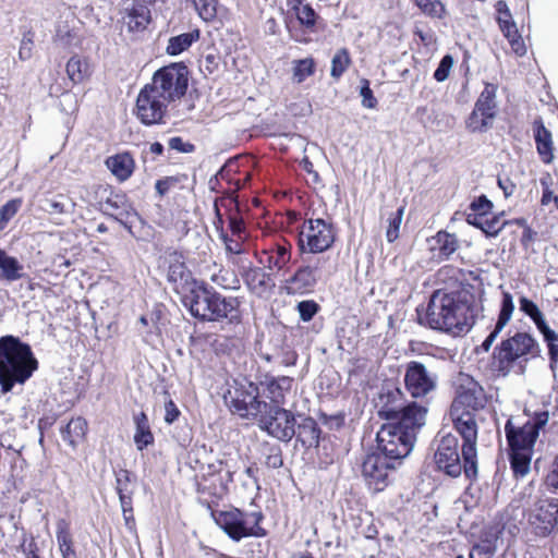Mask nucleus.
<instances>
[{"label":"nucleus","instance_id":"obj_1","mask_svg":"<svg viewBox=\"0 0 558 558\" xmlns=\"http://www.w3.org/2000/svg\"><path fill=\"white\" fill-rule=\"evenodd\" d=\"M487 403L484 388L475 381L461 386L450 407V417L457 432L463 438L462 457L465 460V476L477 474L476 437L477 420L485 421L483 412Z\"/></svg>","mask_w":558,"mask_h":558},{"label":"nucleus","instance_id":"obj_2","mask_svg":"<svg viewBox=\"0 0 558 558\" xmlns=\"http://www.w3.org/2000/svg\"><path fill=\"white\" fill-rule=\"evenodd\" d=\"M474 296L461 289L451 292L437 290L427 305L425 320L428 327L453 336L469 331L474 324Z\"/></svg>","mask_w":558,"mask_h":558},{"label":"nucleus","instance_id":"obj_3","mask_svg":"<svg viewBox=\"0 0 558 558\" xmlns=\"http://www.w3.org/2000/svg\"><path fill=\"white\" fill-rule=\"evenodd\" d=\"M38 368V361L28 343L19 337H0V388L2 393L15 385H24Z\"/></svg>","mask_w":558,"mask_h":558},{"label":"nucleus","instance_id":"obj_4","mask_svg":"<svg viewBox=\"0 0 558 558\" xmlns=\"http://www.w3.org/2000/svg\"><path fill=\"white\" fill-rule=\"evenodd\" d=\"M424 424L423 412L420 410H416L412 418L384 424L377 432V453L399 464L412 451L416 433Z\"/></svg>","mask_w":558,"mask_h":558},{"label":"nucleus","instance_id":"obj_5","mask_svg":"<svg viewBox=\"0 0 558 558\" xmlns=\"http://www.w3.org/2000/svg\"><path fill=\"white\" fill-rule=\"evenodd\" d=\"M539 352V344L530 332L517 331L495 347L490 373L497 372L498 376H507L519 359L527 362L529 356L536 357Z\"/></svg>","mask_w":558,"mask_h":558},{"label":"nucleus","instance_id":"obj_6","mask_svg":"<svg viewBox=\"0 0 558 558\" xmlns=\"http://www.w3.org/2000/svg\"><path fill=\"white\" fill-rule=\"evenodd\" d=\"M215 523L235 542L245 537H263L265 529L259 523L264 515L260 511L244 512L236 508L227 511H211Z\"/></svg>","mask_w":558,"mask_h":558},{"label":"nucleus","instance_id":"obj_7","mask_svg":"<svg viewBox=\"0 0 558 558\" xmlns=\"http://www.w3.org/2000/svg\"><path fill=\"white\" fill-rule=\"evenodd\" d=\"M529 420L521 426L515 427L511 420L505 426L506 438L509 449L533 452L539 432L547 425L549 420L548 410H537L532 414L524 410Z\"/></svg>","mask_w":558,"mask_h":558},{"label":"nucleus","instance_id":"obj_8","mask_svg":"<svg viewBox=\"0 0 558 558\" xmlns=\"http://www.w3.org/2000/svg\"><path fill=\"white\" fill-rule=\"evenodd\" d=\"M225 403L234 414L244 418H256L260 416L267 402L259 400V389L252 381L238 384L229 388L223 395Z\"/></svg>","mask_w":558,"mask_h":558},{"label":"nucleus","instance_id":"obj_9","mask_svg":"<svg viewBox=\"0 0 558 558\" xmlns=\"http://www.w3.org/2000/svg\"><path fill=\"white\" fill-rule=\"evenodd\" d=\"M189 85V70L182 62L171 63L159 69L153 76L151 87L154 93L166 99L169 104L183 97Z\"/></svg>","mask_w":558,"mask_h":558},{"label":"nucleus","instance_id":"obj_10","mask_svg":"<svg viewBox=\"0 0 558 558\" xmlns=\"http://www.w3.org/2000/svg\"><path fill=\"white\" fill-rule=\"evenodd\" d=\"M336 233L331 221L310 218L304 221L299 233L298 245L302 254H319L329 250Z\"/></svg>","mask_w":558,"mask_h":558},{"label":"nucleus","instance_id":"obj_11","mask_svg":"<svg viewBox=\"0 0 558 558\" xmlns=\"http://www.w3.org/2000/svg\"><path fill=\"white\" fill-rule=\"evenodd\" d=\"M295 415L278 404L271 405L267 403L258 417V426L269 436L289 442L295 435Z\"/></svg>","mask_w":558,"mask_h":558},{"label":"nucleus","instance_id":"obj_12","mask_svg":"<svg viewBox=\"0 0 558 558\" xmlns=\"http://www.w3.org/2000/svg\"><path fill=\"white\" fill-rule=\"evenodd\" d=\"M378 414L390 422H403L405 417L412 418L416 410L423 412V420L426 417L427 409L416 402L404 403L403 393L397 387L384 388L379 395Z\"/></svg>","mask_w":558,"mask_h":558},{"label":"nucleus","instance_id":"obj_13","mask_svg":"<svg viewBox=\"0 0 558 558\" xmlns=\"http://www.w3.org/2000/svg\"><path fill=\"white\" fill-rule=\"evenodd\" d=\"M434 459L438 470L451 477H458L462 470L465 472V460L463 459L464 463L462 465L459 441L456 435L446 434L441 436L438 440Z\"/></svg>","mask_w":558,"mask_h":558},{"label":"nucleus","instance_id":"obj_14","mask_svg":"<svg viewBox=\"0 0 558 558\" xmlns=\"http://www.w3.org/2000/svg\"><path fill=\"white\" fill-rule=\"evenodd\" d=\"M529 522L537 537L549 536L558 524V498H539L535 501Z\"/></svg>","mask_w":558,"mask_h":558},{"label":"nucleus","instance_id":"obj_15","mask_svg":"<svg viewBox=\"0 0 558 558\" xmlns=\"http://www.w3.org/2000/svg\"><path fill=\"white\" fill-rule=\"evenodd\" d=\"M437 380V375L429 372L423 363L411 361L407 364L404 384L413 398H423L434 391Z\"/></svg>","mask_w":558,"mask_h":558},{"label":"nucleus","instance_id":"obj_16","mask_svg":"<svg viewBox=\"0 0 558 558\" xmlns=\"http://www.w3.org/2000/svg\"><path fill=\"white\" fill-rule=\"evenodd\" d=\"M169 102L145 86L136 99V116L145 125L163 123V117Z\"/></svg>","mask_w":558,"mask_h":558},{"label":"nucleus","instance_id":"obj_17","mask_svg":"<svg viewBox=\"0 0 558 558\" xmlns=\"http://www.w3.org/2000/svg\"><path fill=\"white\" fill-rule=\"evenodd\" d=\"M397 464L386 459L380 453L368 454L362 463V474L374 492H383L389 484V474Z\"/></svg>","mask_w":558,"mask_h":558},{"label":"nucleus","instance_id":"obj_18","mask_svg":"<svg viewBox=\"0 0 558 558\" xmlns=\"http://www.w3.org/2000/svg\"><path fill=\"white\" fill-rule=\"evenodd\" d=\"M495 20L502 35L507 38L512 51L517 56L523 57L526 53V47L521 34L518 31L517 24L512 17L508 4L505 1L499 0L495 4Z\"/></svg>","mask_w":558,"mask_h":558},{"label":"nucleus","instance_id":"obj_19","mask_svg":"<svg viewBox=\"0 0 558 558\" xmlns=\"http://www.w3.org/2000/svg\"><path fill=\"white\" fill-rule=\"evenodd\" d=\"M214 292V288L209 287L204 281L196 280L180 295L183 304L189 307L191 315L204 320Z\"/></svg>","mask_w":558,"mask_h":558},{"label":"nucleus","instance_id":"obj_20","mask_svg":"<svg viewBox=\"0 0 558 558\" xmlns=\"http://www.w3.org/2000/svg\"><path fill=\"white\" fill-rule=\"evenodd\" d=\"M240 305L241 301L238 298H226L215 290L214 294H211L210 304L203 322L227 319L231 324H238L241 320Z\"/></svg>","mask_w":558,"mask_h":558},{"label":"nucleus","instance_id":"obj_21","mask_svg":"<svg viewBox=\"0 0 558 558\" xmlns=\"http://www.w3.org/2000/svg\"><path fill=\"white\" fill-rule=\"evenodd\" d=\"M167 278L178 294L186 291V289L196 281L186 267L182 256L177 253L170 256Z\"/></svg>","mask_w":558,"mask_h":558},{"label":"nucleus","instance_id":"obj_22","mask_svg":"<svg viewBox=\"0 0 558 558\" xmlns=\"http://www.w3.org/2000/svg\"><path fill=\"white\" fill-rule=\"evenodd\" d=\"M240 274L247 289L258 296L264 295L274 287L270 275L259 267H253L251 263L243 264Z\"/></svg>","mask_w":558,"mask_h":558},{"label":"nucleus","instance_id":"obj_23","mask_svg":"<svg viewBox=\"0 0 558 558\" xmlns=\"http://www.w3.org/2000/svg\"><path fill=\"white\" fill-rule=\"evenodd\" d=\"M102 210L129 229L131 228L129 223H132V218L137 217L136 211L126 202L125 196L121 194H111L107 197L102 204Z\"/></svg>","mask_w":558,"mask_h":558},{"label":"nucleus","instance_id":"obj_24","mask_svg":"<svg viewBox=\"0 0 558 558\" xmlns=\"http://www.w3.org/2000/svg\"><path fill=\"white\" fill-rule=\"evenodd\" d=\"M533 137L537 154L544 163H550L554 159V143L551 132L545 126L543 118L537 117L532 123Z\"/></svg>","mask_w":558,"mask_h":558},{"label":"nucleus","instance_id":"obj_25","mask_svg":"<svg viewBox=\"0 0 558 558\" xmlns=\"http://www.w3.org/2000/svg\"><path fill=\"white\" fill-rule=\"evenodd\" d=\"M319 280L302 264L296 271L286 280L284 289L288 294H305L314 290Z\"/></svg>","mask_w":558,"mask_h":558},{"label":"nucleus","instance_id":"obj_26","mask_svg":"<svg viewBox=\"0 0 558 558\" xmlns=\"http://www.w3.org/2000/svg\"><path fill=\"white\" fill-rule=\"evenodd\" d=\"M299 423H295L296 442L304 448L317 447L319 444L320 428L317 422L311 416H300Z\"/></svg>","mask_w":558,"mask_h":558},{"label":"nucleus","instance_id":"obj_27","mask_svg":"<svg viewBox=\"0 0 558 558\" xmlns=\"http://www.w3.org/2000/svg\"><path fill=\"white\" fill-rule=\"evenodd\" d=\"M465 216L469 225L476 227L488 236V198L486 195L483 194L474 199Z\"/></svg>","mask_w":558,"mask_h":558},{"label":"nucleus","instance_id":"obj_28","mask_svg":"<svg viewBox=\"0 0 558 558\" xmlns=\"http://www.w3.org/2000/svg\"><path fill=\"white\" fill-rule=\"evenodd\" d=\"M433 256L438 259H447L452 255L458 246V239L453 233L438 231L435 236L428 240Z\"/></svg>","mask_w":558,"mask_h":558},{"label":"nucleus","instance_id":"obj_29","mask_svg":"<svg viewBox=\"0 0 558 558\" xmlns=\"http://www.w3.org/2000/svg\"><path fill=\"white\" fill-rule=\"evenodd\" d=\"M488 120V83H485V88L481 93L474 110L470 114L466 125L472 131H484Z\"/></svg>","mask_w":558,"mask_h":558},{"label":"nucleus","instance_id":"obj_30","mask_svg":"<svg viewBox=\"0 0 558 558\" xmlns=\"http://www.w3.org/2000/svg\"><path fill=\"white\" fill-rule=\"evenodd\" d=\"M106 166L119 181L123 182L132 175L135 162L130 153H121L108 157Z\"/></svg>","mask_w":558,"mask_h":558},{"label":"nucleus","instance_id":"obj_31","mask_svg":"<svg viewBox=\"0 0 558 558\" xmlns=\"http://www.w3.org/2000/svg\"><path fill=\"white\" fill-rule=\"evenodd\" d=\"M293 379L289 376L271 377L267 381V398L271 405L281 407L286 402V393L291 390Z\"/></svg>","mask_w":558,"mask_h":558},{"label":"nucleus","instance_id":"obj_32","mask_svg":"<svg viewBox=\"0 0 558 558\" xmlns=\"http://www.w3.org/2000/svg\"><path fill=\"white\" fill-rule=\"evenodd\" d=\"M232 482V473L230 470L225 471L223 476L213 477L207 481H197L196 489L199 494H208L210 496L221 498L228 492V485Z\"/></svg>","mask_w":558,"mask_h":558},{"label":"nucleus","instance_id":"obj_33","mask_svg":"<svg viewBox=\"0 0 558 558\" xmlns=\"http://www.w3.org/2000/svg\"><path fill=\"white\" fill-rule=\"evenodd\" d=\"M514 311V303L511 293L507 291H502L501 300L499 305V314L495 325V328L490 330V345L500 333V331L505 328V326L511 319L512 313Z\"/></svg>","mask_w":558,"mask_h":558},{"label":"nucleus","instance_id":"obj_34","mask_svg":"<svg viewBox=\"0 0 558 558\" xmlns=\"http://www.w3.org/2000/svg\"><path fill=\"white\" fill-rule=\"evenodd\" d=\"M24 266L4 250L0 248V278L12 282L24 277Z\"/></svg>","mask_w":558,"mask_h":558},{"label":"nucleus","instance_id":"obj_35","mask_svg":"<svg viewBox=\"0 0 558 558\" xmlns=\"http://www.w3.org/2000/svg\"><path fill=\"white\" fill-rule=\"evenodd\" d=\"M532 456L533 452L529 451L508 450L510 469L517 480L524 477L530 472Z\"/></svg>","mask_w":558,"mask_h":558},{"label":"nucleus","instance_id":"obj_36","mask_svg":"<svg viewBox=\"0 0 558 558\" xmlns=\"http://www.w3.org/2000/svg\"><path fill=\"white\" fill-rule=\"evenodd\" d=\"M199 39V31L197 28L191 32L172 36L168 40L166 51L169 56H178L186 51L195 41Z\"/></svg>","mask_w":558,"mask_h":558},{"label":"nucleus","instance_id":"obj_37","mask_svg":"<svg viewBox=\"0 0 558 558\" xmlns=\"http://www.w3.org/2000/svg\"><path fill=\"white\" fill-rule=\"evenodd\" d=\"M136 430L134 434V441L138 450H143L148 445L153 444L154 436L150 432L148 417L144 412L137 414L134 418Z\"/></svg>","mask_w":558,"mask_h":558},{"label":"nucleus","instance_id":"obj_38","mask_svg":"<svg viewBox=\"0 0 558 558\" xmlns=\"http://www.w3.org/2000/svg\"><path fill=\"white\" fill-rule=\"evenodd\" d=\"M86 429L87 423L85 418L81 416L72 418L61 429L62 439L68 441L71 446H75L77 441L84 438Z\"/></svg>","mask_w":558,"mask_h":558},{"label":"nucleus","instance_id":"obj_39","mask_svg":"<svg viewBox=\"0 0 558 558\" xmlns=\"http://www.w3.org/2000/svg\"><path fill=\"white\" fill-rule=\"evenodd\" d=\"M291 260V245L277 243L268 256V267L282 270Z\"/></svg>","mask_w":558,"mask_h":558},{"label":"nucleus","instance_id":"obj_40","mask_svg":"<svg viewBox=\"0 0 558 558\" xmlns=\"http://www.w3.org/2000/svg\"><path fill=\"white\" fill-rule=\"evenodd\" d=\"M150 21V11L145 5L134 7L126 15V24L130 31H143Z\"/></svg>","mask_w":558,"mask_h":558},{"label":"nucleus","instance_id":"obj_41","mask_svg":"<svg viewBox=\"0 0 558 558\" xmlns=\"http://www.w3.org/2000/svg\"><path fill=\"white\" fill-rule=\"evenodd\" d=\"M519 310L532 320L536 328L546 320L538 305L525 295L519 298Z\"/></svg>","mask_w":558,"mask_h":558},{"label":"nucleus","instance_id":"obj_42","mask_svg":"<svg viewBox=\"0 0 558 558\" xmlns=\"http://www.w3.org/2000/svg\"><path fill=\"white\" fill-rule=\"evenodd\" d=\"M315 72V61L312 58H305L293 62V80L296 83L304 82Z\"/></svg>","mask_w":558,"mask_h":558},{"label":"nucleus","instance_id":"obj_43","mask_svg":"<svg viewBox=\"0 0 558 558\" xmlns=\"http://www.w3.org/2000/svg\"><path fill=\"white\" fill-rule=\"evenodd\" d=\"M351 63V59L347 49H339L331 60L330 75L333 78H339L347 71Z\"/></svg>","mask_w":558,"mask_h":558},{"label":"nucleus","instance_id":"obj_44","mask_svg":"<svg viewBox=\"0 0 558 558\" xmlns=\"http://www.w3.org/2000/svg\"><path fill=\"white\" fill-rule=\"evenodd\" d=\"M303 264L312 271L318 280L328 272L329 259L324 256H308L303 258Z\"/></svg>","mask_w":558,"mask_h":558},{"label":"nucleus","instance_id":"obj_45","mask_svg":"<svg viewBox=\"0 0 558 558\" xmlns=\"http://www.w3.org/2000/svg\"><path fill=\"white\" fill-rule=\"evenodd\" d=\"M22 206L21 198H14L0 207V231L4 230L9 221L17 214Z\"/></svg>","mask_w":558,"mask_h":558},{"label":"nucleus","instance_id":"obj_46","mask_svg":"<svg viewBox=\"0 0 558 558\" xmlns=\"http://www.w3.org/2000/svg\"><path fill=\"white\" fill-rule=\"evenodd\" d=\"M403 213H404V207L401 206L395 213H392L390 215V217L388 218V228L386 231V238H387V241L390 243H392L393 241H396L399 238V230H400V226L402 222Z\"/></svg>","mask_w":558,"mask_h":558},{"label":"nucleus","instance_id":"obj_47","mask_svg":"<svg viewBox=\"0 0 558 558\" xmlns=\"http://www.w3.org/2000/svg\"><path fill=\"white\" fill-rule=\"evenodd\" d=\"M204 21H210L216 16V0H190Z\"/></svg>","mask_w":558,"mask_h":558},{"label":"nucleus","instance_id":"obj_48","mask_svg":"<svg viewBox=\"0 0 558 558\" xmlns=\"http://www.w3.org/2000/svg\"><path fill=\"white\" fill-rule=\"evenodd\" d=\"M220 207H223L228 211V215L230 213H236L240 210L239 202H238L236 197L232 194L226 195V196H222V197L216 199L215 210H216L217 218L220 222L222 221V216L220 214Z\"/></svg>","mask_w":558,"mask_h":558},{"label":"nucleus","instance_id":"obj_49","mask_svg":"<svg viewBox=\"0 0 558 558\" xmlns=\"http://www.w3.org/2000/svg\"><path fill=\"white\" fill-rule=\"evenodd\" d=\"M85 66L78 57H72L66 63V73L73 83H80L85 75Z\"/></svg>","mask_w":558,"mask_h":558},{"label":"nucleus","instance_id":"obj_50","mask_svg":"<svg viewBox=\"0 0 558 558\" xmlns=\"http://www.w3.org/2000/svg\"><path fill=\"white\" fill-rule=\"evenodd\" d=\"M295 11L298 20L303 26L307 28L315 26L317 15L310 4L300 3V5L295 7Z\"/></svg>","mask_w":558,"mask_h":558},{"label":"nucleus","instance_id":"obj_51","mask_svg":"<svg viewBox=\"0 0 558 558\" xmlns=\"http://www.w3.org/2000/svg\"><path fill=\"white\" fill-rule=\"evenodd\" d=\"M185 179H186V177L184 174L183 175H171V177H166L163 179H160L155 183L156 192L160 197H162L166 194H168L171 189L175 187L178 184L185 181Z\"/></svg>","mask_w":558,"mask_h":558},{"label":"nucleus","instance_id":"obj_52","mask_svg":"<svg viewBox=\"0 0 558 558\" xmlns=\"http://www.w3.org/2000/svg\"><path fill=\"white\" fill-rule=\"evenodd\" d=\"M70 205V201L64 195H58L56 198L46 199L45 210L50 215L65 214Z\"/></svg>","mask_w":558,"mask_h":558},{"label":"nucleus","instance_id":"obj_53","mask_svg":"<svg viewBox=\"0 0 558 558\" xmlns=\"http://www.w3.org/2000/svg\"><path fill=\"white\" fill-rule=\"evenodd\" d=\"M223 240L227 253L232 256L230 258V262L233 265L239 266L242 263V259L236 256L244 254L245 250L243 247V244L238 240L228 238L227 235L223 236Z\"/></svg>","mask_w":558,"mask_h":558},{"label":"nucleus","instance_id":"obj_54","mask_svg":"<svg viewBox=\"0 0 558 558\" xmlns=\"http://www.w3.org/2000/svg\"><path fill=\"white\" fill-rule=\"evenodd\" d=\"M320 306L314 300L301 301L296 305L300 318L303 322H310L319 311Z\"/></svg>","mask_w":558,"mask_h":558},{"label":"nucleus","instance_id":"obj_55","mask_svg":"<svg viewBox=\"0 0 558 558\" xmlns=\"http://www.w3.org/2000/svg\"><path fill=\"white\" fill-rule=\"evenodd\" d=\"M418 8L430 16L440 17L444 12V5L438 0H415Z\"/></svg>","mask_w":558,"mask_h":558},{"label":"nucleus","instance_id":"obj_56","mask_svg":"<svg viewBox=\"0 0 558 558\" xmlns=\"http://www.w3.org/2000/svg\"><path fill=\"white\" fill-rule=\"evenodd\" d=\"M57 542L59 548L73 545L72 536L69 531V524L63 519H60L57 522Z\"/></svg>","mask_w":558,"mask_h":558},{"label":"nucleus","instance_id":"obj_57","mask_svg":"<svg viewBox=\"0 0 558 558\" xmlns=\"http://www.w3.org/2000/svg\"><path fill=\"white\" fill-rule=\"evenodd\" d=\"M453 65V58L450 54H446L441 58L437 69L434 72V78L437 82H444L448 78L450 70Z\"/></svg>","mask_w":558,"mask_h":558},{"label":"nucleus","instance_id":"obj_58","mask_svg":"<svg viewBox=\"0 0 558 558\" xmlns=\"http://www.w3.org/2000/svg\"><path fill=\"white\" fill-rule=\"evenodd\" d=\"M225 475V463L218 460L202 468V477L199 481L211 480Z\"/></svg>","mask_w":558,"mask_h":558},{"label":"nucleus","instance_id":"obj_59","mask_svg":"<svg viewBox=\"0 0 558 558\" xmlns=\"http://www.w3.org/2000/svg\"><path fill=\"white\" fill-rule=\"evenodd\" d=\"M118 494L133 493L131 473L128 470H120L116 474Z\"/></svg>","mask_w":558,"mask_h":558},{"label":"nucleus","instance_id":"obj_60","mask_svg":"<svg viewBox=\"0 0 558 558\" xmlns=\"http://www.w3.org/2000/svg\"><path fill=\"white\" fill-rule=\"evenodd\" d=\"M360 95L362 96L363 107L374 109L377 106V99L374 97L373 90L371 89L369 82L367 80L362 81Z\"/></svg>","mask_w":558,"mask_h":558},{"label":"nucleus","instance_id":"obj_61","mask_svg":"<svg viewBox=\"0 0 558 558\" xmlns=\"http://www.w3.org/2000/svg\"><path fill=\"white\" fill-rule=\"evenodd\" d=\"M536 329L542 335L543 341L546 345L558 342V332L550 328L546 320L542 323Z\"/></svg>","mask_w":558,"mask_h":558},{"label":"nucleus","instance_id":"obj_62","mask_svg":"<svg viewBox=\"0 0 558 558\" xmlns=\"http://www.w3.org/2000/svg\"><path fill=\"white\" fill-rule=\"evenodd\" d=\"M265 463L271 469H279L282 466L283 459L279 447H272L270 449V453L267 454Z\"/></svg>","mask_w":558,"mask_h":558},{"label":"nucleus","instance_id":"obj_63","mask_svg":"<svg viewBox=\"0 0 558 558\" xmlns=\"http://www.w3.org/2000/svg\"><path fill=\"white\" fill-rule=\"evenodd\" d=\"M229 227L233 234L240 235L244 230V221L240 210L228 215Z\"/></svg>","mask_w":558,"mask_h":558},{"label":"nucleus","instance_id":"obj_64","mask_svg":"<svg viewBox=\"0 0 558 558\" xmlns=\"http://www.w3.org/2000/svg\"><path fill=\"white\" fill-rule=\"evenodd\" d=\"M547 355L549 361V369L553 373V376L556 377L558 371V342L546 345Z\"/></svg>","mask_w":558,"mask_h":558}]
</instances>
